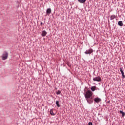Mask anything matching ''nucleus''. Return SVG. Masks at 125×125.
<instances>
[{
    "mask_svg": "<svg viewBox=\"0 0 125 125\" xmlns=\"http://www.w3.org/2000/svg\"><path fill=\"white\" fill-rule=\"evenodd\" d=\"M93 93L90 90H88L85 94V98L89 104L93 102Z\"/></svg>",
    "mask_w": 125,
    "mask_h": 125,
    "instance_id": "obj_1",
    "label": "nucleus"
},
{
    "mask_svg": "<svg viewBox=\"0 0 125 125\" xmlns=\"http://www.w3.org/2000/svg\"><path fill=\"white\" fill-rule=\"evenodd\" d=\"M7 57H8V53L6 52H4L2 55V60H6V59H7Z\"/></svg>",
    "mask_w": 125,
    "mask_h": 125,
    "instance_id": "obj_2",
    "label": "nucleus"
},
{
    "mask_svg": "<svg viewBox=\"0 0 125 125\" xmlns=\"http://www.w3.org/2000/svg\"><path fill=\"white\" fill-rule=\"evenodd\" d=\"M93 52V50L92 49H90L89 50H87L85 52V54H91V53H92Z\"/></svg>",
    "mask_w": 125,
    "mask_h": 125,
    "instance_id": "obj_3",
    "label": "nucleus"
},
{
    "mask_svg": "<svg viewBox=\"0 0 125 125\" xmlns=\"http://www.w3.org/2000/svg\"><path fill=\"white\" fill-rule=\"evenodd\" d=\"M93 81L95 82H101V78L98 76L93 79Z\"/></svg>",
    "mask_w": 125,
    "mask_h": 125,
    "instance_id": "obj_4",
    "label": "nucleus"
},
{
    "mask_svg": "<svg viewBox=\"0 0 125 125\" xmlns=\"http://www.w3.org/2000/svg\"><path fill=\"white\" fill-rule=\"evenodd\" d=\"M94 101H95V102H96V103H98L100 102V101H101V99L98 97L95 98V99H94Z\"/></svg>",
    "mask_w": 125,
    "mask_h": 125,
    "instance_id": "obj_5",
    "label": "nucleus"
},
{
    "mask_svg": "<svg viewBox=\"0 0 125 125\" xmlns=\"http://www.w3.org/2000/svg\"><path fill=\"white\" fill-rule=\"evenodd\" d=\"M47 34V32H46V31L44 30L42 32L41 35L42 36V37H45V36H46Z\"/></svg>",
    "mask_w": 125,
    "mask_h": 125,
    "instance_id": "obj_6",
    "label": "nucleus"
},
{
    "mask_svg": "<svg viewBox=\"0 0 125 125\" xmlns=\"http://www.w3.org/2000/svg\"><path fill=\"white\" fill-rule=\"evenodd\" d=\"M120 71L122 74V76L123 78H125V75H124V71H123V69H122V68H120Z\"/></svg>",
    "mask_w": 125,
    "mask_h": 125,
    "instance_id": "obj_7",
    "label": "nucleus"
},
{
    "mask_svg": "<svg viewBox=\"0 0 125 125\" xmlns=\"http://www.w3.org/2000/svg\"><path fill=\"white\" fill-rule=\"evenodd\" d=\"M46 13L47 14H50V13H51V9L50 8L47 9L46 11Z\"/></svg>",
    "mask_w": 125,
    "mask_h": 125,
    "instance_id": "obj_8",
    "label": "nucleus"
},
{
    "mask_svg": "<svg viewBox=\"0 0 125 125\" xmlns=\"http://www.w3.org/2000/svg\"><path fill=\"white\" fill-rule=\"evenodd\" d=\"M78 1L80 3H84L86 1V0H78Z\"/></svg>",
    "mask_w": 125,
    "mask_h": 125,
    "instance_id": "obj_9",
    "label": "nucleus"
},
{
    "mask_svg": "<svg viewBox=\"0 0 125 125\" xmlns=\"http://www.w3.org/2000/svg\"><path fill=\"white\" fill-rule=\"evenodd\" d=\"M115 18H116V15H111L110 17L111 20H113V19H115Z\"/></svg>",
    "mask_w": 125,
    "mask_h": 125,
    "instance_id": "obj_10",
    "label": "nucleus"
},
{
    "mask_svg": "<svg viewBox=\"0 0 125 125\" xmlns=\"http://www.w3.org/2000/svg\"><path fill=\"white\" fill-rule=\"evenodd\" d=\"M118 24L119 25V26H120L121 27H122L123 26V21H120L118 22Z\"/></svg>",
    "mask_w": 125,
    "mask_h": 125,
    "instance_id": "obj_11",
    "label": "nucleus"
},
{
    "mask_svg": "<svg viewBox=\"0 0 125 125\" xmlns=\"http://www.w3.org/2000/svg\"><path fill=\"white\" fill-rule=\"evenodd\" d=\"M96 89V86H92L91 87V90L92 91H95V89Z\"/></svg>",
    "mask_w": 125,
    "mask_h": 125,
    "instance_id": "obj_12",
    "label": "nucleus"
},
{
    "mask_svg": "<svg viewBox=\"0 0 125 125\" xmlns=\"http://www.w3.org/2000/svg\"><path fill=\"white\" fill-rule=\"evenodd\" d=\"M56 104L57 107H60V105L59 104V101H57L56 102Z\"/></svg>",
    "mask_w": 125,
    "mask_h": 125,
    "instance_id": "obj_13",
    "label": "nucleus"
},
{
    "mask_svg": "<svg viewBox=\"0 0 125 125\" xmlns=\"http://www.w3.org/2000/svg\"><path fill=\"white\" fill-rule=\"evenodd\" d=\"M120 114H122V117H124L125 116V112H123L122 111H120Z\"/></svg>",
    "mask_w": 125,
    "mask_h": 125,
    "instance_id": "obj_14",
    "label": "nucleus"
},
{
    "mask_svg": "<svg viewBox=\"0 0 125 125\" xmlns=\"http://www.w3.org/2000/svg\"><path fill=\"white\" fill-rule=\"evenodd\" d=\"M50 113L52 116H54V113H53V111L52 110H50Z\"/></svg>",
    "mask_w": 125,
    "mask_h": 125,
    "instance_id": "obj_15",
    "label": "nucleus"
},
{
    "mask_svg": "<svg viewBox=\"0 0 125 125\" xmlns=\"http://www.w3.org/2000/svg\"><path fill=\"white\" fill-rule=\"evenodd\" d=\"M57 95H59V94H60V93H61V91H58L57 92Z\"/></svg>",
    "mask_w": 125,
    "mask_h": 125,
    "instance_id": "obj_16",
    "label": "nucleus"
},
{
    "mask_svg": "<svg viewBox=\"0 0 125 125\" xmlns=\"http://www.w3.org/2000/svg\"><path fill=\"white\" fill-rule=\"evenodd\" d=\"M42 24H43L42 22L41 23V25H42Z\"/></svg>",
    "mask_w": 125,
    "mask_h": 125,
    "instance_id": "obj_17",
    "label": "nucleus"
}]
</instances>
